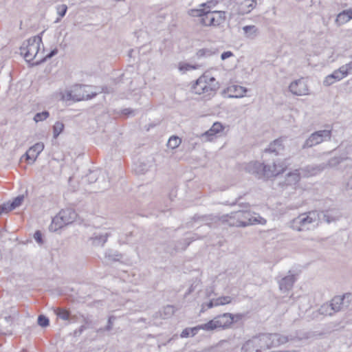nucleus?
<instances>
[{"label": "nucleus", "instance_id": "nucleus-3", "mask_svg": "<svg viewBox=\"0 0 352 352\" xmlns=\"http://www.w3.org/2000/svg\"><path fill=\"white\" fill-rule=\"evenodd\" d=\"M320 213L318 210H311L300 214L290 221V228L298 232H304L314 229L320 221Z\"/></svg>", "mask_w": 352, "mask_h": 352}, {"label": "nucleus", "instance_id": "nucleus-11", "mask_svg": "<svg viewBox=\"0 0 352 352\" xmlns=\"http://www.w3.org/2000/svg\"><path fill=\"white\" fill-rule=\"evenodd\" d=\"M289 89L296 96H305L309 94L308 85L302 78L293 81L289 85Z\"/></svg>", "mask_w": 352, "mask_h": 352}, {"label": "nucleus", "instance_id": "nucleus-54", "mask_svg": "<svg viewBox=\"0 0 352 352\" xmlns=\"http://www.w3.org/2000/svg\"><path fill=\"white\" fill-rule=\"evenodd\" d=\"M122 114L129 116L133 113L134 111L130 108H126L122 110Z\"/></svg>", "mask_w": 352, "mask_h": 352}, {"label": "nucleus", "instance_id": "nucleus-6", "mask_svg": "<svg viewBox=\"0 0 352 352\" xmlns=\"http://www.w3.org/2000/svg\"><path fill=\"white\" fill-rule=\"evenodd\" d=\"M77 217V213L73 208L62 209L58 214L52 219L50 228L57 230L63 226L73 223Z\"/></svg>", "mask_w": 352, "mask_h": 352}, {"label": "nucleus", "instance_id": "nucleus-13", "mask_svg": "<svg viewBox=\"0 0 352 352\" xmlns=\"http://www.w3.org/2000/svg\"><path fill=\"white\" fill-rule=\"evenodd\" d=\"M43 149L44 144L43 142H37L31 146L24 155L27 162L30 164H33Z\"/></svg>", "mask_w": 352, "mask_h": 352}, {"label": "nucleus", "instance_id": "nucleus-42", "mask_svg": "<svg viewBox=\"0 0 352 352\" xmlns=\"http://www.w3.org/2000/svg\"><path fill=\"white\" fill-rule=\"evenodd\" d=\"M346 159V157H343L341 156L332 157L329 160V165L330 166H336L340 164L344 160H345Z\"/></svg>", "mask_w": 352, "mask_h": 352}, {"label": "nucleus", "instance_id": "nucleus-15", "mask_svg": "<svg viewBox=\"0 0 352 352\" xmlns=\"http://www.w3.org/2000/svg\"><path fill=\"white\" fill-rule=\"evenodd\" d=\"M90 88L87 85H76L74 86V91L76 95H79V101L90 100L97 96V92L89 91L87 89ZM78 98V96L77 97Z\"/></svg>", "mask_w": 352, "mask_h": 352}, {"label": "nucleus", "instance_id": "nucleus-2", "mask_svg": "<svg viewBox=\"0 0 352 352\" xmlns=\"http://www.w3.org/2000/svg\"><path fill=\"white\" fill-rule=\"evenodd\" d=\"M266 220L258 215L254 217L250 210H241L223 215V225L229 227L245 228L255 224H265Z\"/></svg>", "mask_w": 352, "mask_h": 352}, {"label": "nucleus", "instance_id": "nucleus-38", "mask_svg": "<svg viewBox=\"0 0 352 352\" xmlns=\"http://www.w3.org/2000/svg\"><path fill=\"white\" fill-rule=\"evenodd\" d=\"M206 10V8L192 9L189 10V14L192 16H199L201 19L203 16H205Z\"/></svg>", "mask_w": 352, "mask_h": 352}, {"label": "nucleus", "instance_id": "nucleus-56", "mask_svg": "<svg viewBox=\"0 0 352 352\" xmlns=\"http://www.w3.org/2000/svg\"><path fill=\"white\" fill-rule=\"evenodd\" d=\"M232 316L234 317V322H237L243 318L242 314H232Z\"/></svg>", "mask_w": 352, "mask_h": 352}, {"label": "nucleus", "instance_id": "nucleus-34", "mask_svg": "<svg viewBox=\"0 0 352 352\" xmlns=\"http://www.w3.org/2000/svg\"><path fill=\"white\" fill-rule=\"evenodd\" d=\"M254 338H255V340L257 342V345H258V346H259L261 352L263 350L267 349V344L266 343V341H265L266 338L265 337V335L260 334L259 336H255Z\"/></svg>", "mask_w": 352, "mask_h": 352}, {"label": "nucleus", "instance_id": "nucleus-1", "mask_svg": "<svg viewBox=\"0 0 352 352\" xmlns=\"http://www.w3.org/2000/svg\"><path fill=\"white\" fill-rule=\"evenodd\" d=\"M287 168L285 162H279L278 160H273L272 165L270 162L263 163L258 162H252L247 164L245 170L254 175L258 178H270L278 176L283 173Z\"/></svg>", "mask_w": 352, "mask_h": 352}, {"label": "nucleus", "instance_id": "nucleus-17", "mask_svg": "<svg viewBox=\"0 0 352 352\" xmlns=\"http://www.w3.org/2000/svg\"><path fill=\"white\" fill-rule=\"evenodd\" d=\"M346 76V70H343L341 67L335 70L331 74L328 75L323 81V84L325 86H330L333 84L336 81L340 80Z\"/></svg>", "mask_w": 352, "mask_h": 352}, {"label": "nucleus", "instance_id": "nucleus-40", "mask_svg": "<svg viewBox=\"0 0 352 352\" xmlns=\"http://www.w3.org/2000/svg\"><path fill=\"white\" fill-rule=\"evenodd\" d=\"M214 300L216 302V305L219 306V305H223L230 303L232 301V298L230 296H227L219 297Z\"/></svg>", "mask_w": 352, "mask_h": 352}, {"label": "nucleus", "instance_id": "nucleus-37", "mask_svg": "<svg viewBox=\"0 0 352 352\" xmlns=\"http://www.w3.org/2000/svg\"><path fill=\"white\" fill-rule=\"evenodd\" d=\"M50 116V113L47 111H43L41 113H36L34 117V120L36 122L43 121Z\"/></svg>", "mask_w": 352, "mask_h": 352}, {"label": "nucleus", "instance_id": "nucleus-19", "mask_svg": "<svg viewBox=\"0 0 352 352\" xmlns=\"http://www.w3.org/2000/svg\"><path fill=\"white\" fill-rule=\"evenodd\" d=\"M345 296H337L333 297L329 302L331 310H333L334 314L341 311L344 304Z\"/></svg>", "mask_w": 352, "mask_h": 352}, {"label": "nucleus", "instance_id": "nucleus-50", "mask_svg": "<svg viewBox=\"0 0 352 352\" xmlns=\"http://www.w3.org/2000/svg\"><path fill=\"white\" fill-rule=\"evenodd\" d=\"M113 91V88L108 87L107 86H103L101 87V90L99 93L110 94ZM98 94V92H97Z\"/></svg>", "mask_w": 352, "mask_h": 352}, {"label": "nucleus", "instance_id": "nucleus-52", "mask_svg": "<svg viewBox=\"0 0 352 352\" xmlns=\"http://www.w3.org/2000/svg\"><path fill=\"white\" fill-rule=\"evenodd\" d=\"M241 198V197H238L237 199H236V200L234 202L230 204V205L234 206V205H236V204H239L240 206H244L245 208H248L249 206V204H248V203H245V204L239 203V200H240Z\"/></svg>", "mask_w": 352, "mask_h": 352}, {"label": "nucleus", "instance_id": "nucleus-28", "mask_svg": "<svg viewBox=\"0 0 352 352\" xmlns=\"http://www.w3.org/2000/svg\"><path fill=\"white\" fill-rule=\"evenodd\" d=\"M199 328L206 331L219 330L215 318L205 324H199Z\"/></svg>", "mask_w": 352, "mask_h": 352}, {"label": "nucleus", "instance_id": "nucleus-24", "mask_svg": "<svg viewBox=\"0 0 352 352\" xmlns=\"http://www.w3.org/2000/svg\"><path fill=\"white\" fill-rule=\"evenodd\" d=\"M352 19V9L345 10L339 13L336 18V23L344 24Z\"/></svg>", "mask_w": 352, "mask_h": 352}, {"label": "nucleus", "instance_id": "nucleus-35", "mask_svg": "<svg viewBox=\"0 0 352 352\" xmlns=\"http://www.w3.org/2000/svg\"><path fill=\"white\" fill-rule=\"evenodd\" d=\"M181 143L182 140L177 136L173 135L169 138L167 145L169 148L173 149L177 148Z\"/></svg>", "mask_w": 352, "mask_h": 352}, {"label": "nucleus", "instance_id": "nucleus-26", "mask_svg": "<svg viewBox=\"0 0 352 352\" xmlns=\"http://www.w3.org/2000/svg\"><path fill=\"white\" fill-rule=\"evenodd\" d=\"M228 91L233 94L230 96L231 97L240 98L247 92V89L241 86L233 85L228 88Z\"/></svg>", "mask_w": 352, "mask_h": 352}, {"label": "nucleus", "instance_id": "nucleus-30", "mask_svg": "<svg viewBox=\"0 0 352 352\" xmlns=\"http://www.w3.org/2000/svg\"><path fill=\"white\" fill-rule=\"evenodd\" d=\"M79 95H76L74 91V87L72 90H67L62 94V99L63 100H74V101H79Z\"/></svg>", "mask_w": 352, "mask_h": 352}, {"label": "nucleus", "instance_id": "nucleus-5", "mask_svg": "<svg viewBox=\"0 0 352 352\" xmlns=\"http://www.w3.org/2000/svg\"><path fill=\"white\" fill-rule=\"evenodd\" d=\"M41 44L42 38L41 36L31 37L23 43L20 47V54L23 56L27 62H35L40 58L38 56Z\"/></svg>", "mask_w": 352, "mask_h": 352}, {"label": "nucleus", "instance_id": "nucleus-36", "mask_svg": "<svg viewBox=\"0 0 352 352\" xmlns=\"http://www.w3.org/2000/svg\"><path fill=\"white\" fill-rule=\"evenodd\" d=\"M319 312L322 315L332 316L334 314L333 310H331V306L329 303L324 304L319 309Z\"/></svg>", "mask_w": 352, "mask_h": 352}, {"label": "nucleus", "instance_id": "nucleus-58", "mask_svg": "<svg viewBox=\"0 0 352 352\" xmlns=\"http://www.w3.org/2000/svg\"><path fill=\"white\" fill-rule=\"evenodd\" d=\"M210 2L201 3L200 5V7H206L208 10H210Z\"/></svg>", "mask_w": 352, "mask_h": 352}, {"label": "nucleus", "instance_id": "nucleus-46", "mask_svg": "<svg viewBox=\"0 0 352 352\" xmlns=\"http://www.w3.org/2000/svg\"><path fill=\"white\" fill-rule=\"evenodd\" d=\"M34 240L40 245L43 243V234L40 230H36L34 234Z\"/></svg>", "mask_w": 352, "mask_h": 352}, {"label": "nucleus", "instance_id": "nucleus-12", "mask_svg": "<svg viewBox=\"0 0 352 352\" xmlns=\"http://www.w3.org/2000/svg\"><path fill=\"white\" fill-rule=\"evenodd\" d=\"M192 219L195 221H201L204 222L206 225L209 226L210 227H217L220 225H223V215L218 216L214 214H208V215H198L195 214Z\"/></svg>", "mask_w": 352, "mask_h": 352}, {"label": "nucleus", "instance_id": "nucleus-49", "mask_svg": "<svg viewBox=\"0 0 352 352\" xmlns=\"http://www.w3.org/2000/svg\"><path fill=\"white\" fill-rule=\"evenodd\" d=\"M307 169L309 171V169L311 170V173L314 175L316 174L318 172H320L322 170V168H320L318 166H307Z\"/></svg>", "mask_w": 352, "mask_h": 352}, {"label": "nucleus", "instance_id": "nucleus-7", "mask_svg": "<svg viewBox=\"0 0 352 352\" xmlns=\"http://www.w3.org/2000/svg\"><path fill=\"white\" fill-rule=\"evenodd\" d=\"M283 142V139L282 138H278L271 142L268 147L264 150L263 158H264L265 162L272 161V163L274 156L276 157L283 154L285 150V146Z\"/></svg>", "mask_w": 352, "mask_h": 352}, {"label": "nucleus", "instance_id": "nucleus-59", "mask_svg": "<svg viewBox=\"0 0 352 352\" xmlns=\"http://www.w3.org/2000/svg\"><path fill=\"white\" fill-rule=\"evenodd\" d=\"M184 241L186 243L185 245L183 248H182V250H185L190 244V242H187L186 239H184Z\"/></svg>", "mask_w": 352, "mask_h": 352}, {"label": "nucleus", "instance_id": "nucleus-31", "mask_svg": "<svg viewBox=\"0 0 352 352\" xmlns=\"http://www.w3.org/2000/svg\"><path fill=\"white\" fill-rule=\"evenodd\" d=\"M300 179V175L296 170L295 172L289 173L287 175V177L285 179V182L287 185H293L296 184Z\"/></svg>", "mask_w": 352, "mask_h": 352}, {"label": "nucleus", "instance_id": "nucleus-16", "mask_svg": "<svg viewBox=\"0 0 352 352\" xmlns=\"http://www.w3.org/2000/svg\"><path fill=\"white\" fill-rule=\"evenodd\" d=\"M214 318L219 329H227L234 322V317L230 313L218 315Z\"/></svg>", "mask_w": 352, "mask_h": 352}, {"label": "nucleus", "instance_id": "nucleus-47", "mask_svg": "<svg viewBox=\"0 0 352 352\" xmlns=\"http://www.w3.org/2000/svg\"><path fill=\"white\" fill-rule=\"evenodd\" d=\"M116 317L113 316H111L108 319L107 325L104 327V330L109 331L113 328V321L115 320Z\"/></svg>", "mask_w": 352, "mask_h": 352}, {"label": "nucleus", "instance_id": "nucleus-57", "mask_svg": "<svg viewBox=\"0 0 352 352\" xmlns=\"http://www.w3.org/2000/svg\"><path fill=\"white\" fill-rule=\"evenodd\" d=\"M85 329V327L84 325L80 326V327L79 328L78 330H76L74 331V334L77 335V334L82 333V332L84 331Z\"/></svg>", "mask_w": 352, "mask_h": 352}, {"label": "nucleus", "instance_id": "nucleus-10", "mask_svg": "<svg viewBox=\"0 0 352 352\" xmlns=\"http://www.w3.org/2000/svg\"><path fill=\"white\" fill-rule=\"evenodd\" d=\"M331 136V130H320L313 133L305 142L302 148H311L324 140H330Z\"/></svg>", "mask_w": 352, "mask_h": 352}, {"label": "nucleus", "instance_id": "nucleus-32", "mask_svg": "<svg viewBox=\"0 0 352 352\" xmlns=\"http://www.w3.org/2000/svg\"><path fill=\"white\" fill-rule=\"evenodd\" d=\"M58 53V50L56 48L52 50L50 53H48L45 56H41L38 60H36L35 62L32 63V65H38L41 63L46 61L47 59L52 58L55 55H56Z\"/></svg>", "mask_w": 352, "mask_h": 352}, {"label": "nucleus", "instance_id": "nucleus-22", "mask_svg": "<svg viewBox=\"0 0 352 352\" xmlns=\"http://www.w3.org/2000/svg\"><path fill=\"white\" fill-rule=\"evenodd\" d=\"M109 236V234L107 232L104 233H97L95 232L93 236L90 238L92 241V243L96 246H102L107 241V238Z\"/></svg>", "mask_w": 352, "mask_h": 352}, {"label": "nucleus", "instance_id": "nucleus-14", "mask_svg": "<svg viewBox=\"0 0 352 352\" xmlns=\"http://www.w3.org/2000/svg\"><path fill=\"white\" fill-rule=\"evenodd\" d=\"M289 274L278 281L279 288L283 292L291 290L297 280L296 276L291 274V271H289Z\"/></svg>", "mask_w": 352, "mask_h": 352}, {"label": "nucleus", "instance_id": "nucleus-39", "mask_svg": "<svg viewBox=\"0 0 352 352\" xmlns=\"http://www.w3.org/2000/svg\"><path fill=\"white\" fill-rule=\"evenodd\" d=\"M64 124L62 122H56L53 127L54 138H56L63 131Z\"/></svg>", "mask_w": 352, "mask_h": 352}, {"label": "nucleus", "instance_id": "nucleus-25", "mask_svg": "<svg viewBox=\"0 0 352 352\" xmlns=\"http://www.w3.org/2000/svg\"><path fill=\"white\" fill-rule=\"evenodd\" d=\"M54 313L59 318L63 320H74L75 319V316H72L69 311L62 307L56 308Z\"/></svg>", "mask_w": 352, "mask_h": 352}, {"label": "nucleus", "instance_id": "nucleus-41", "mask_svg": "<svg viewBox=\"0 0 352 352\" xmlns=\"http://www.w3.org/2000/svg\"><path fill=\"white\" fill-rule=\"evenodd\" d=\"M213 54V52L208 48L200 49L197 52V56L199 58L204 56H210Z\"/></svg>", "mask_w": 352, "mask_h": 352}, {"label": "nucleus", "instance_id": "nucleus-48", "mask_svg": "<svg viewBox=\"0 0 352 352\" xmlns=\"http://www.w3.org/2000/svg\"><path fill=\"white\" fill-rule=\"evenodd\" d=\"M217 306L215 300H211L207 304H203L201 309V312H204L206 307L208 309L212 308L213 307Z\"/></svg>", "mask_w": 352, "mask_h": 352}, {"label": "nucleus", "instance_id": "nucleus-55", "mask_svg": "<svg viewBox=\"0 0 352 352\" xmlns=\"http://www.w3.org/2000/svg\"><path fill=\"white\" fill-rule=\"evenodd\" d=\"M8 212H9V210L8 209L6 204L0 205V215L3 213H6Z\"/></svg>", "mask_w": 352, "mask_h": 352}, {"label": "nucleus", "instance_id": "nucleus-8", "mask_svg": "<svg viewBox=\"0 0 352 352\" xmlns=\"http://www.w3.org/2000/svg\"><path fill=\"white\" fill-rule=\"evenodd\" d=\"M224 11H213L207 10L205 16L201 19L200 23L204 26H218L226 21Z\"/></svg>", "mask_w": 352, "mask_h": 352}, {"label": "nucleus", "instance_id": "nucleus-27", "mask_svg": "<svg viewBox=\"0 0 352 352\" xmlns=\"http://www.w3.org/2000/svg\"><path fill=\"white\" fill-rule=\"evenodd\" d=\"M255 0H245L241 6V13L248 14L256 6Z\"/></svg>", "mask_w": 352, "mask_h": 352}, {"label": "nucleus", "instance_id": "nucleus-51", "mask_svg": "<svg viewBox=\"0 0 352 352\" xmlns=\"http://www.w3.org/2000/svg\"><path fill=\"white\" fill-rule=\"evenodd\" d=\"M233 56V53L230 51L224 52L221 55V58L222 60H226Z\"/></svg>", "mask_w": 352, "mask_h": 352}, {"label": "nucleus", "instance_id": "nucleus-43", "mask_svg": "<svg viewBox=\"0 0 352 352\" xmlns=\"http://www.w3.org/2000/svg\"><path fill=\"white\" fill-rule=\"evenodd\" d=\"M50 321L48 318L43 315H40L38 318V324L42 327H46L49 325Z\"/></svg>", "mask_w": 352, "mask_h": 352}, {"label": "nucleus", "instance_id": "nucleus-33", "mask_svg": "<svg viewBox=\"0 0 352 352\" xmlns=\"http://www.w3.org/2000/svg\"><path fill=\"white\" fill-rule=\"evenodd\" d=\"M199 330H200L199 325L192 328H186L182 331L180 336L182 338H188L190 335L195 336L198 333Z\"/></svg>", "mask_w": 352, "mask_h": 352}, {"label": "nucleus", "instance_id": "nucleus-4", "mask_svg": "<svg viewBox=\"0 0 352 352\" xmlns=\"http://www.w3.org/2000/svg\"><path fill=\"white\" fill-rule=\"evenodd\" d=\"M219 88V84L216 79L206 74L200 76L192 86L193 91L195 94H204V97L214 96Z\"/></svg>", "mask_w": 352, "mask_h": 352}, {"label": "nucleus", "instance_id": "nucleus-29", "mask_svg": "<svg viewBox=\"0 0 352 352\" xmlns=\"http://www.w3.org/2000/svg\"><path fill=\"white\" fill-rule=\"evenodd\" d=\"M24 200V196L23 195H19L18 197H15L11 203H6L8 209L9 211H11L16 208L20 206L23 201Z\"/></svg>", "mask_w": 352, "mask_h": 352}, {"label": "nucleus", "instance_id": "nucleus-45", "mask_svg": "<svg viewBox=\"0 0 352 352\" xmlns=\"http://www.w3.org/2000/svg\"><path fill=\"white\" fill-rule=\"evenodd\" d=\"M175 313V307L173 305H167L164 308V314L166 317H170Z\"/></svg>", "mask_w": 352, "mask_h": 352}, {"label": "nucleus", "instance_id": "nucleus-23", "mask_svg": "<svg viewBox=\"0 0 352 352\" xmlns=\"http://www.w3.org/2000/svg\"><path fill=\"white\" fill-rule=\"evenodd\" d=\"M223 129V125L220 122H214L211 128L207 131L204 135L207 136L208 140H212L213 137L217 134L221 132Z\"/></svg>", "mask_w": 352, "mask_h": 352}, {"label": "nucleus", "instance_id": "nucleus-44", "mask_svg": "<svg viewBox=\"0 0 352 352\" xmlns=\"http://www.w3.org/2000/svg\"><path fill=\"white\" fill-rule=\"evenodd\" d=\"M57 13L60 16V18H63L67 10V6L65 4H62L60 6H58L56 8Z\"/></svg>", "mask_w": 352, "mask_h": 352}, {"label": "nucleus", "instance_id": "nucleus-20", "mask_svg": "<svg viewBox=\"0 0 352 352\" xmlns=\"http://www.w3.org/2000/svg\"><path fill=\"white\" fill-rule=\"evenodd\" d=\"M242 352H261L258 345L255 340V338L253 337L252 339L245 342L241 348Z\"/></svg>", "mask_w": 352, "mask_h": 352}, {"label": "nucleus", "instance_id": "nucleus-21", "mask_svg": "<svg viewBox=\"0 0 352 352\" xmlns=\"http://www.w3.org/2000/svg\"><path fill=\"white\" fill-rule=\"evenodd\" d=\"M245 36L250 40H254L259 34V30L255 25H245L243 27Z\"/></svg>", "mask_w": 352, "mask_h": 352}, {"label": "nucleus", "instance_id": "nucleus-53", "mask_svg": "<svg viewBox=\"0 0 352 352\" xmlns=\"http://www.w3.org/2000/svg\"><path fill=\"white\" fill-rule=\"evenodd\" d=\"M341 67L343 68V70H346V74L347 76L349 74V71L352 69V60L349 63L342 65Z\"/></svg>", "mask_w": 352, "mask_h": 352}, {"label": "nucleus", "instance_id": "nucleus-9", "mask_svg": "<svg viewBox=\"0 0 352 352\" xmlns=\"http://www.w3.org/2000/svg\"><path fill=\"white\" fill-rule=\"evenodd\" d=\"M265 337V341L267 344V349L278 346L289 342V340H300V338L293 336H284L279 333H263Z\"/></svg>", "mask_w": 352, "mask_h": 352}, {"label": "nucleus", "instance_id": "nucleus-18", "mask_svg": "<svg viewBox=\"0 0 352 352\" xmlns=\"http://www.w3.org/2000/svg\"><path fill=\"white\" fill-rule=\"evenodd\" d=\"M320 213L322 215V219L328 223L336 221L341 217V213L337 209H329Z\"/></svg>", "mask_w": 352, "mask_h": 352}]
</instances>
